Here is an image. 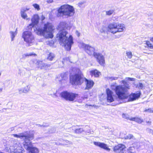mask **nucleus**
<instances>
[{
  "mask_svg": "<svg viewBox=\"0 0 153 153\" xmlns=\"http://www.w3.org/2000/svg\"><path fill=\"white\" fill-rule=\"evenodd\" d=\"M67 25L65 22L60 23L58 26L59 31L57 35V37L59 38L60 42H61L64 45L66 50L69 51L71 50L72 45L74 42L72 36L69 35L66 31Z\"/></svg>",
  "mask_w": 153,
  "mask_h": 153,
  "instance_id": "obj_1",
  "label": "nucleus"
},
{
  "mask_svg": "<svg viewBox=\"0 0 153 153\" xmlns=\"http://www.w3.org/2000/svg\"><path fill=\"white\" fill-rule=\"evenodd\" d=\"M134 78L126 77L125 80L121 81L123 85L116 86L114 90L119 99L122 100L127 99L128 96V90L129 89V86L127 81H133Z\"/></svg>",
  "mask_w": 153,
  "mask_h": 153,
  "instance_id": "obj_2",
  "label": "nucleus"
},
{
  "mask_svg": "<svg viewBox=\"0 0 153 153\" xmlns=\"http://www.w3.org/2000/svg\"><path fill=\"white\" fill-rule=\"evenodd\" d=\"M15 137L20 138L24 140L23 143L24 148L29 153H39V149L36 147L33 146L30 140L33 138V134H28L24 135L22 134H13Z\"/></svg>",
  "mask_w": 153,
  "mask_h": 153,
  "instance_id": "obj_3",
  "label": "nucleus"
},
{
  "mask_svg": "<svg viewBox=\"0 0 153 153\" xmlns=\"http://www.w3.org/2000/svg\"><path fill=\"white\" fill-rule=\"evenodd\" d=\"M54 29L52 24L48 22L44 25L43 29L38 28L36 33L38 35L45 36L47 38H52L53 36L52 32Z\"/></svg>",
  "mask_w": 153,
  "mask_h": 153,
  "instance_id": "obj_4",
  "label": "nucleus"
},
{
  "mask_svg": "<svg viewBox=\"0 0 153 153\" xmlns=\"http://www.w3.org/2000/svg\"><path fill=\"white\" fill-rule=\"evenodd\" d=\"M75 13L73 6L68 4L61 6L58 10L57 16L58 17L65 16L68 18L72 16Z\"/></svg>",
  "mask_w": 153,
  "mask_h": 153,
  "instance_id": "obj_5",
  "label": "nucleus"
},
{
  "mask_svg": "<svg viewBox=\"0 0 153 153\" xmlns=\"http://www.w3.org/2000/svg\"><path fill=\"white\" fill-rule=\"evenodd\" d=\"M82 46L88 54L90 55H94L100 65H102L104 63L105 60L103 56L100 53L95 52V48L94 47L84 43L82 44Z\"/></svg>",
  "mask_w": 153,
  "mask_h": 153,
  "instance_id": "obj_6",
  "label": "nucleus"
},
{
  "mask_svg": "<svg viewBox=\"0 0 153 153\" xmlns=\"http://www.w3.org/2000/svg\"><path fill=\"white\" fill-rule=\"evenodd\" d=\"M125 28L123 24H119L113 22L109 24L108 26L107 30L112 33L114 34L117 32L123 31Z\"/></svg>",
  "mask_w": 153,
  "mask_h": 153,
  "instance_id": "obj_7",
  "label": "nucleus"
},
{
  "mask_svg": "<svg viewBox=\"0 0 153 153\" xmlns=\"http://www.w3.org/2000/svg\"><path fill=\"white\" fill-rule=\"evenodd\" d=\"M22 37L28 46L32 45L34 41V37L32 33L28 31H24L22 33Z\"/></svg>",
  "mask_w": 153,
  "mask_h": 153,
  "instance_id": "obj_8",
  "label": "nucleus"
},
{
  "mask_svg": "<svg viewBox=\"0 0 153 153\" xmlns=\"http://www.w3.org/2000/svg\"><path fill=\"white\" fill-rule=\"evenodd\" d=\"M82 75L79 73L70 76V82L72 85H81L83 82Z\"/></svg>",
  "mask_w": 153,
  "mask_h": 153,
  "instance_id": "obj_9",
  "label": "nucleus"
},
{
  "mask_svg": "<svg viewBox=\"0 0 153 153\" xmlns=\"http://www.w3.org/2000/svg\"><path fill=\"white\" fill-rule=\"evenodd\" d=\"M61 97L65 99L66 100L73 101L78 96V94L72 92H68L67 91H64L60 94Z\"/></svg>",
  "mask_w": 153,
  "mask_h": 153,
  "instance_id": "obj_10",
  "label": "nucleus"
},
{
  "mask_svg": "<svg viewBox=\"0 0 153 153\" xmlns=\"http://www.w3.org/2000/svg\"><path fill=\"white\" fill-rule=\"evenodd\" d=\"M125 146L123 144H119L113 148V151L116 153H126Z\"/></svg>",
  "mask_w": 153,
  "mask_h": 153,
  "instance_id": "obj_11",
  "label": "nucleus"
},
{
  "mask_svg": "<svg viewBox=\"0 0 153 153\" xmlns=\"http://www.w3.org/2000/svg\"><path fill=\"white\" fill-rule=\"evenodd\" d=\"M69 130L71 132H74L76 134H80L83 131L87 133H90V130L89 129L86 130L85 129H83L82 128H78L75 126H72L70 128Z\"/></svg>",
  "mask_w": 153,
  "mask_h": 153,
  "instance_id": "obj_12",
  "label": "nucleus"
},
{
  "mask_svg": "<svg viewBox=\"0 0 153 153\" xmlns=\"http://www.w3.org/2000/svg\"><path fill=\"white\" fill-rule=\"evenodd\" d=\"M94 144L108 152H109L111 150L110 149L108 148L107 145L104 143L94 141Z\"/></svg>",
  "mask_w": 153,
  "mask_h": 153,
  "instance_id": "obj_13",
  "label": "nucleus"
},
{
  "mask_svg": "<svg viewBox=\"0 0 153 153\" xmlns=\"http://www.w3.org/2000/svg\"><path fill=\"white\" fill-rule=\"evenodd\" d=\"M39 17L38 15H34L31 19L32 23L29 25L30 28L33 27L35 25H37L39 22Z\"/></svg>",
  "mask_w": 153,
  "mask_h": 153,
  "instance_id": "obj_14",
  "label": "nucleus"
},
{
  "mask_svg": "<svg viewBox=\"0 0 153 153\" xmlns=\"http://www.w3.org/2000/svg\"><path fill=\"white\" fill-rule=\"evenodd\" d=\"M107 95V101L109 102H111L114 101V99L112 96L113 92L109 88L106 89Z\"/></svg>",
  "mask_w": 153,
  "mask_h": 153,
  "instance_id": "obj_15",
  "label": "nucleus"
},
{
  "mask_svg": "<svg viewBox=\"0 0 153 153\" xmlns=\"http://www.w3.org/2000/svg\"><path fill=\"white\" fill-rule=\"evenodd\" d=\"M85 83L86 87L85 89L89 90L91 89L94 84V82L91 80H88L85 78Z\"/></svg>",
  "mask_w": 153,
  "mask_h": 153,
  "instance_id": "obj_16",
  "label": "nucleus"
},
{
  "mask_svg": "<svg viewBox=\"0 0 153 153\" xmlns=\"http://www.w3.org/2000/svg\"><path fill=\"white\" fill-rule=\"evenodd\" d=\"M37 63H38V67L41 69H46L50 66V65L45 64L42 61H37Z\"/></svg>",
  "mask_w": 153,
  "mask_h": 153,
  "instance_id": "obj_17",
  "label": "nucleus"
},
{
  "mask_svg": "<svg viewBox=\"0 0 153 153\" xmlns=\"http://www.w3.org/2000/svg\"><path fill=\"white\" fill-rule=\"evenodd\" d=\"M58 80L62 84V83H65L66 82V79H67L66 75L65 74H61L60 76L59 77Z\"/></svg>",
  "mask_w": 153,
  "mask_h": 153,
  "instance_id": "obj_18",
  "label": "nucleus"
},
{
  "mask_svg": "<svg viewBox=\"0 0 153 153\" xmlns=\"http://www.w3.org/2000/svg\"><path fill=\"white\" fill-rule=\"evenodd\" d=\"M100 73L96 69L92 70L90 71L91 74L92 76H94L95 77H99V76Z\"/></svg>",
  "mask_w": 153,
  "mask_h": 153,
  "instance_id": "obj_19",
  "label": "nucleus"
},
{
  "mask_svg": "<svg viewBox=\"0 0 153 153\" xmlns=\"http://www.w3.org/2000/svg\"><path fill=\"white\" fill-rule=\"evenodd\" d=\"M20 14L21 17L24 19H28L27 18V16L25 11V10L23 9H21Z\"/></svg>",
  "mask_w": 153,
  "mask_h": 153,
  "instance_id": "obj_20",
  "label": "nucleus"
},
{
  "mask_svg": "<svg viewBox=\"0 0 153 153\" xmlns=\"http://www.w3.org/2000/svg\"><path fill=\"white\" fill-rule=\"evenodd\" d=\"M17 29H16V31L15 32L13 31H10V36L11 38V40L12 41L14 40V39L15 38L17 34L16 31Z\"/></svg>",
  "mask_w": 153,
  "mask_h": 153,
  "instance_id": "obj_21",
  "label": "nucleus"
},
{
  "mask_svg": "<svg viewBox=\"0 0 153 153\" xmlns=\"http://www.w3.org/2000/svg\"><path fill=\"white\" fill-rule=\"evenodd\" d=\"M105 79L106 80H109L112 81L113 80H116L118 78V77L107 76L105 77Z\"/></svg>",
  "mask_w": 153,
  "mask_h": 153,
  "instance_id": "obj_22",
  "label": "nucleus"
},
{
  "mask_svg": "<svg viewBox=\"0 0 153 153\" xmlns=\"http://www.w3.org/2000/svg\"><path fill=\"white\" fill-rule=\"evenodd\" d=\"M55 55L54 54L52 53H49L48 55L47 59L50 61H52Z\"/></svg>",
  "mask_w": 153,
  "mask_h": 153,
  "instance_id": "obj_23",
  "label": "nucleus"
},
{
  "mask_svg": "<svg viewBox=\"0 0 153 153\" xmlns=\"http://www.w3.org/2000/svg\"><path fill=\"white\" fill-rule=\"evenodd\" d=\"M32 55L36 56V55L35 53H29L24 54L22 55V59H25L27 56H31Z\"/></svg>",
  "mask_w": 153,
  "mask_h": 153,
  "instance_id": "obj_24",
  "label": "nucleus"
},
{
  "mask_svg": "<svg viewBox=\"0 0 153 153\" xmlns=\"http://www.w3.org/2000/svg\"><path fill=\"white\" fill-rule=\"evenodd\" d=\"M29 90V87H28V86H27L26 87H25L23 90H19V92L20 94H21L22 93H26Z\"/></svg>",
  "mask_w": 153,
  "mask_h": 153,
  "instance_id": "obj_25",
  "label": "nucleus"
},
{
  "mask_svg": "<svg viewBox=\"0 0 153 153\" xmlns=\"http://www.w3.org/2000/svg\"><path fill=\"white\" fill-rule=\"evenodd\" d=\"M122 117L127 120H131L134 121V118H130L129 116L127 114H122Z\"/></svg>",
  "mask_w": 153,
  "mask_h": 153,
  "instance_id": "obj_26",
  "label": "nucleus"
},
{
  "mask_svg": "<svg viewBox=\"0 0 153 153\" xmlns=\"http://www.w3.org/2000/svg\"><path fill=\"white\" fill-rule=\"evenodd\" d=\"M72 144V143L71 142H70L68 140H63L62 143H59V145H66L69 144Z\"/></svg>",
  "mask_w": 153,
  "mask_h": 153,
  "instance_id": "obj_27",
  "label": "nucleus"
},
{
  "mask_svg": "<svg viewBox=\"0 0 153 153\" xmlns=\"http://www.w3.org/2000/svg\"><path fill=\"white\" fill-rule=\"evenodd\" d=\"M141 94L140 91H138L134 93V100L138 99L140 97Z\"/></svg>",
  "mask_w": 153,
  "mask_h": 153,
  "instance_id": "obj_28",
  "label": "nucleus"
},
{
  "mask_svg": "<svg viewBox=\"0 0 153 153\" xmlns=\"http://www.w3.org/2000/svg\"><path fill=\"white\" fill-rule=\"evenodd\" d=\"M128 153H134V146L133 145L128 149Z\"/></svg>",
  "mask_w": 153,
  "mask_h": 153,
  "instance_id": "obj_29",
  "label": "nucleus"
},
{
  "mask_svg": "<svg viewBox=\"0 0 153 153\" xmlns=\"http://www.w3.org/2000/svg\"><path fill=\"white\" fill-rule=\"evenodd\" d=\"M144 85L141 83H139L137 84L136 86V88H138L139 89H142L144 87Z\"/></svg>",
  "mask_w": 153,
  "mask_h": 153,
  "instance_id": "obj_30",
  "label": "nucleus"
},
{
  "mask_svg": "<svg viewBox=\"0 0 153 153\" xmlns=\"http://www.w3.org/2000/svg\"><path fill=\"white\" fill-rule=\"evenodd\" d=\"M114 13V10H111L108 11H106V14L107 15L110 16Z\"/></svg>",
  "mask_w": 153,
  "mask_h": 153,
  "instance_id": "obj_31",
  "label": "nucleus"
},
{
  "mask_svg": "<svg viewBox=\"0 0 153 153\" xmlns=\"http://www.w3.org/2000/svg\"><path fill=\"white\" fill-rule=\"evenodd\" d=\"M134 121L138 123H141L143 122V120L138 117H134Z\"/></svg>",
  "mask_w": 153,
  "mask_h": 153,
  "instance_id": "obj_32",
  "label": "nucleus"
},
{
  "mask_svg": "<svg viewBox=\"0 0 153 153\" xmlns=\"http://www.w3.org/2000/svg\"><path fill=\"white\" fill-rule=\"evenodd\" d=\"M134 100V93H132L131 95L129 96V101H133Z\"/></svg>",
  "mask_w": 153,
  "mask_h": 153,
  "instance_id": "obj_33",
  "label": "nucleus"
},
{
  "mask_svg": "<svg viewBox=\"0 0 153 153\" xmlns=\"http://www.w3.org/2000/svg\"><path fill=\"white\" fill-rule=\"evenodd\" d=\"M144 111L149 113H153V108H149L148 109H146Z\"/></svg>",
  "mask_w": 153,
  "mask_h": 153,
  "instance_id": "obj_34",
  "label": "nucleus"
},
{
  "mask_svg": "<svg viewBox=\"0 0 153 153\" xmlns=\"http://www.w3.org/2000/svg\"><path fill=\"white\" fill-rule=\"evenodd\" d=\"M33 6L37 10H39L40 9L39 5L37 4H33Z\"/></svg>",
  "mask_w": 153,
  "mask_h": 153,
  "instance_id": "obj_35",
  "label": "nucleus"
},
{
  "mask_svg": "<svg viewBox=\"0 0 153 153\" xmlns=\"http://www.w3.org/2000/svg\"><path fill=\"white\" fill-rule=\"evenodd\" d=\"M147 45L151 48H153V45L151 44L149 41H147L146 42Z\"/></svg>",
  "mask_w": 153,
  "mask_h": 153,
  "instance_id": "obj_36",
  "label": "nucleus"
},
{
  "mask_svg": "<svg viewBox=\"0 0 153 153\" xmlns=\"http://www.w3.org/2000/svg\"><path fill=\"white\" fill-rule=\"evenodd\" d=\"M126 54L128 58L130 59L132 57V55L131 52H126Z\"/></svg>",
  "mask_w": 153,
  "mask_h": 153,
  "instance_id": "obj_37",
  "label": "nucleus"
},
{
  "mask_svg": "<svg viewBox=\"0 0 153 153\" xmlns=\"http://www.w3.org/2000/svg\"><path fill=\"white\" fill-rule=\"evenodd\" d=\"M133 135H132L129 134H128V135H127L126 136H125V139H131V138H133Z\"/></svg>",
  "mask_w": 153,
  "mask_h": 153,
  "instance_id": "obj_38",
  "label": "nucleus"
},
{
  "mask_svg": "<svg viewBox=\"0 0 153 153\" xmlns=\"http://www.w3.org/2000/svg\"><path fill=\"white\" fill-rule=\"evenodd\" d=\"M106 28L105 27H102L100 30V32L101 33H105L106 32Z\"/></svg>",
  "mask_w": 153,
  "mask_h": 153,
  "instance_id": "obj_39",
  "label": "nucleus"
},
{
  "mask_svg": "<svg viewBox=\"0 0 153 153\" xmlns=\"http://www.w3.org/2000/svg\"><path fill=\"white\" fill-rule=\"evenodd\" d=\"M85 1H81L79 2L78 3V6H79L80 7H82V5L84 3H85Z\"/></svg>",
  "mask_w": 153,
  "mask_h": 153,
  "instance_id": "obj_40",
  "label": "nucleus"
},
{
  "mask_svg": "<svg viewBox=\"0 0 153 153\" xmlns=\"http://www.w3.org/2000/svg\"><path fill=\"white\" fill-rule=\"evenodd\" d=\"M18 150V149H16L14 150V152H18V153H20L21 152H22V149H21V150H20L19 151H17L16 150Z\"/></svg>",
  "mask_w": 153,
  "mask_h": 153,
  "instance_id": "obj_41",
  "label": "nucleus"
},
{
  "mask_svg": "<svg viewBox=\"0 0 153 153\" xmlns=\"http://www.w3.org/2000/svg\"><path fill=\"white\" fill-rule=\"evenodd\" d=\"M37 126H40L41 127H46L48 126V125H41L40 124H37Z\"/></svg>",
  "mask_w": 153,
  "mask_h": 153,
  "instance_id": "obj_42",
  "label": "nucleus"
},
{
  "mask_svg": "<svg viewBox=\"0 0 153 153\" xmlns=\"http://www.w3.org/2000/svg\"><path fill=\"white\" fill-rule=\"evenodd\" d=\"M46 1L48 4H50L53 2V0H46Z\"/></svg>",
  "mask_w": 153,
  "mask_h": 153,
  "instance_id": "obj_43",
  "label": "nucleus"
},
{
  "mask_svg": "<svg viewBox=\"0 0 153 153\" xmlns=\"http://www.w3.org/2000/svg\"><path fill=\"white\" fill-rule=\"evenodd\" d=\"M76 34L78 37H79L80 36V33L77 30H76Z\"/></svg>",
  "mask_w": 153,
  "mask_h": 153,
  "instance_id": "obj_44",
  "label": "nucleus"
},
{
  "mask_svg": "<svg viewBox=\"0 0 153 153\" xmlns=\"http://www.w3.org/2000/svg\"><path fill=\"white\" fill-rule=\"evenodd\" d=\"M21 9H23L24 10H25V12H26L27 10H29V9H30L29 8H22Z\"/></svg>",
  "mask_w": 153,
  "mask_h": 153,
  "instance_id": "obj_45",
  "label": "nucleus"
},
{
  "mask_svg": "<svg viewBox=\"0 0 153 153\" xmlns=\"http://www.w3.org/2000/svg\"><path fill=\"white\" fill-rule=\"evenodd\" d=\"M146 122L148 125H151V121H146Z\"/></svg>",
  "mask_w": 153,
  "mask_h": 153,
  "instance_id": "obj_46",
  "label": "nucleus"
},
{
  "mask_svg": "<svg viewBox=\"0 0 153 153\" xmlns=\"http://www.w3.org/2000/svg\"><path fill=\"white\" fill-rule=\"evenodd\" d=\"M54 129H53V131H49V132L50 133H53L54 132V131H55V130H54Z\"/></svg>",
  "mask_w": 153,
  "mask_h": 153,
  "instance_id": "obj_47",
  "label": "nucleus"
},
{
  "mask_svg": "<svg viewBox=\"0 0 153 153\" xmlns=\"http://www.w3.org/2000/svg\"><path fill=\"white\" fill-rule=\"evenodd\" d=\"M85 127L87 129H88L89 128V126H85Z\"/></svg>",
  "mask_w": 153,
  "mask_h": 153,
  "instance_id": "obj_48",
  "label": "nucleus"
},
{
  "mask_svg": "<svg viewBox=\"0 0 153 153\" xmlns=\"http://www.w3.org/2000/svg\"><path fill=\"white\" fill-rule=\"evenodd\" d=\"M3 90L2 88H0V93L1 92H2Z\"/></svg>",
  "mask_w": 153,
  "mask_h": 153,
  "instance_id": "obj_49",
  "label": "nucleus"
},
{
  "mask_svg": "<svg viewBox=\"0 0 153 153\" xmlns=\"http://www.w3.org/2000/svg\"><path fill=\"white\" fill-rule=\"evenodd\" d=\"M59 143H58V142H57V143H56V144L57 145H59ZM60 145V144L59 145Z\"/></svg>",
  "mask_w": 153,
  "mask_h": 153,
  "instance_id": "obj_50",
  "label": "nucleus"
},
{
  "mask_svg": "<svg viewBox=\"0 0 153 153\" xmlns=\"http://www.w3.org/2000/svg\"><path fill=\"white\" fill-rule=\"evenodd\" d=\"M151 40L152 42H153V38H151Z\"/></svg>",
  "mask_w": 153,
  "mask_h": 153,
  "instance_id": "obj_51",
  "label": "nucleus"
},
{
  "mask_svg": "<svg viewBox=\"0 0 153 153\" xmlns=\"http://www.w3.org/2000/svg\"><path fill=\"white\" fill-rule=\"evenodd\" d=\"M1 26L0 25V31H1Z\"/></svg>",
  "mask_w": 153,
  "mask_h": 153,
  "instance_id": "obj_52",
  "label": "nucleus"
},
{
  "mask_svg": "<svg viewBox=\"0 0 153 153\" xmlns=\"http://www.w3.org/2000/svg\"><path fill=\"white\" fill-rule=\"evenodd\" d=\"M152 134L153 135V131H152Z\"/></svg>",
  "mask_w": 153,
  "mask_h": 153,
  "instance_id": "obj_53",
  "label": "nucleus"
},
{
  "mask_svg": "<svg viewBox=\"0 0 153 153\" xmlns=\"http://www.w3.org/2000/svg\"><path fill=\"white\" fill-rule=\"evenodd\" d=\"M139 61H140V60H138V61H137V62H139Z\"/></svg>",
  "mask_w": 153,
  "mask_h": 153,
  "instance_id": "obj_54",
  "label": "nucleus"
},
{
  "mask_svg": "<svg viewBox=\"0 0 153 153\" xmlns=\"http://www.w3.org/2000/svg\"><path fill=\"white\" fill-rule=\"evenodd\" d=\"M62 140H62V139H61V140H60V141H62Z\"/></svg>",
  "mask_w": 153,
  "mask_h": 153,
  "instance_id": "obj_55",
  "label": "nucleus"
},
{
  "mask_svg": "<svg viewBox=\"0 0 153 153\" xmlns=\"http://www.w3.org/2000/svg\"><path fill=\"white\" fill-rule=\"evenodd\" d=\"M54 95H56V93H54Z\"/></svg>",
  "mask_w": 153,
  "mask_h": 153,
  "instance_id": "obj_56",
  "label": "nucleus"
},
{
  "mask_svg": "<svg viewBox=\"0 0 153 153\" xmlns=\"http://www.w3.org/2000/svg\"><path fill=\"white\" fill-rule=\"evenodd\" d=\"M4 109H6L5 108H3V110Z\"/></svg>",
  "mask_w": 153,
  "mask_h": 153,
  "instance_id": "obj_57",
  "label": "nucleus"
},
{
  "mask_svg": "<svg viewBox=\"0 0 153 153\" xmlns=\"http://www.w3.org/2000/svg\"><path fill=\"white\" fill-rule=\"evenodd\" d=\"M1 105V104L0 103V105Z\"/></svg>",
  "mask_w": 153,
  "mask_h": 153,
  "instance_id": "obj_58",
  "label": "nucleus"
}]
</instances>
